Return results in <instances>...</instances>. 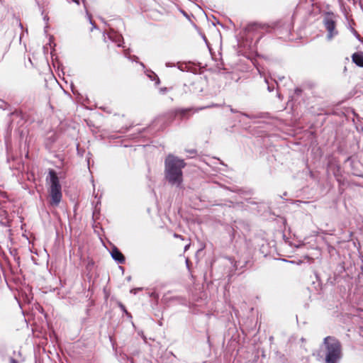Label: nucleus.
<instances>
[{
	"label": "nucleus",
	"mask_w": 363,
	"mask_h": 363,
	"mask_svg": "<svg viewBox=\"0 0 363 363\" xmlns=\"http://www.w3.org/2000/svg\"><path fill=\"white\" fill-rule=\"evenodd\" d=\"M186 166L183 160L168 155L164 160V174L167 181L172 186L179 187L183 182L182 169Z\"/></svg>",
	"instance_id": "f257e3e1"
},
{
	"label": "nucleus",
	"mask_w": 363,
	"mask_h": 363,
	"mask_svg": "<svg viewBox=\"0 0 363 363\" xmlns=\"http://www.w3.org/2000/svg\"><path fill=\"white\" fill-rule=\"evenodd\" d=\"M324 359L323 363H340L343 357L342 344L333 336H327L323 342Z\"/></svg>",
	"instance_id": "f03ea898"
},
{
	"label": "nucleus",
	"mask_w": 363,
	"mask_h": 363,
	"mask_svg": "<svg viewBox=\"0 0 363 363\" xmlns=\"http://www.w3.org/2000/svg\"><path fill=\"white\" fill-rule=\"evenodd\" d=\"M49 177L51 184L50 188V204L57 206L60 203L62 196L61 185L59 178L53 169L49 171Z\"/></svg>",
	"instance_id": "7ed1b4c3"
},
{
	"label": "nucleus",
	"mask_w": 363,
	"mask_h": 363,
	"mask_svg": "<svg viewBox=\"0 0 363 363\" xmlns=\"http://www.w3.org/2000/svg\"><path fill=\"white\" fill-rule=\"evenodd\" d=\"M323 24L328 31L327 38L331 40L338 32L335 28L336 23L333 13H328L323 19Z\"/></svg>",
	"instance_id": "20e7f679"
},
{
	"label": "nucleus",
	"mask_w": 363,
	"mask_h": 363,
	"mask_svg": "<svg viewBox=\"0 0 363 363\" xmlns=\"http://www.w3.org/2000/svg\"><path fill=\"white\" fill-rule=\"evenodd\" d=\"M214 106H217V105L212 104V105H210V106L199 107V108H177V109H175V110L173 111V114L175 116H177V115H179L181 116V118H184V117L186 116V113L188 112H189V111H194V112H198V111L203 110L205 108H211V107H214Z\"/></svg>",
	"instance_id": "39448f33"
},
{
	"label": "nucleus",
	"mask_w": 363,
	"mask_h": 363,
	"mask_svg": "<svg viewBox=\"0 0 363 363\" xmlns=\"http://www.w3.org/2000/svg\"><path fill=\"white\" fill-rule=\"evenodd\" d=\"M268 29L269 26L258 22L249 23L246 27V30L248 32L267 31Z\"/></svg>",
	"instance_id": "423d86ee"
},
{
	"label": "nucleus",
	"mask_w": 363,
	"mask_h": 363,
	"mask_svg": "<svg viewBox=\"0 0 363 363\" xmlns=\"http://www.w3.org/2000/svg\"><path fill=\"white\" fill-rule=\"evenodd\" d=\"M111 255L112 258L118 263L123 264L125 262V257L117 247L112 248Z\"/></svg>",
	"instance_id": "0eeeda50"
},
{
	"label": "nucleus",
	"mask_w": 363,
	"mask_h": 363,
	"mask_svg": "<svg viewBox=\"0 0 363 363\" xmlns=\"http://www.w3.org/2000/svg\"><path fill=\"white\" fill-rule=\"evenodd\" d=\"M352 60L358 67H363V52H354L352 55Z\"/></svg>",
	"instance_id": "6e6552de"
},
{
	"label": "nucleus",
	"mask_w": 363,
	"mask_h": 363,
	"mask_svg": "<svg viewBox=\"0 0 363 363\" xmlns=\"http://www.w3.org/2000/svg\"><path fill=\"white\" fill-rule=\"evenodd\" d=\"M148 77L152 79L155 81V84L159 85L160 83V78L158 76L153 72H151V74H149Z\"/></svg>",
	"instance_id": "1a4fd4ad"
},
{
	"label": "nucleus",
	"mask_w": 363,
	"mask_h": 363,
	"mask_svg": "<svg viewBox=\"0 0 363 363\" xmlns=\"http://www.w3.org/2000/svg\"><path fill=\"white\" fill-rule=\"evenodd\" d=\"M118 306L123 311V312L126 315V316L128 318H132V315L126 310L125 306L123 303H119Z\"/></svg>",
	"instance_id": "9d476101"
},
{
	"label": "nucleus",
	"mask_w": 363,
	"mask_h": 363,
	"mask_svg": "<svg viewBox=\"0 0 363 363\" xmlns=\"http://www.w3.org/2000/svg\"><path fill=\"white\" fill-rule=\"evenodd\" d=\"M340 167L338 164H335L333 170V174L335 177L337 176V172L340 171Z\"/></svg>",
	"instance_id": "9b49d317"
},
{
	"label": "nucleus",
	"mask_w": 363,
	"mask_h": 363,
	"mask_svg": "<svg viewBox=\"0 0 363 363\" xmlns=\"http://www.w3.org/2000/svg\"><path fill=\"white\" fill-rule=\"evenodd\" d=\"M167 90H168V88L162 87V88L160 89V92L162 93V94H164L165 92L167 91Z\"/></svg>",
	"instance_id": "f8f14e48"
},
{
	"label": "nucleus",
	"mask_w": 363,
	"mask_h": 363,
	"mask_svg": "<svg viewBox=\"0 0 363 363\" xmlns=\"http://www.w3.org/2000/svg\"><path fill=\"white\" fill-rule=\"evenodd\" d=\"M174 237L176 238H179V239L182 240H184L182 235L177 234V233L174 234Z\"/></svg>",
	"instance_id": "ddd939ff"
},
{
	"label": "nucleus",
	"mask_w": 363,
	"mask_h": 363,
	"mask_svg": "<svg viewBox=\"0 0 363 363\" xmlns=\"http://www.w3.org/2000/svg\"><path fill=\"white\" fill-rule=\"evenodd\" d=\"M10 363H18V362L14 358L11 357L10 358Z\"/></svg>",
	"instance_id": "4468645a"
},
{
	"label": "nucleus",
	"mask_w": 363,
	"mask_h": 363,
	"mask_svg": "<svg viewBox=\"0 0 363 363\" xmlns=\"http://www.w3.org/2000/svg\"><path fill=\"white\" fill-rule=\"evenodd\" d=\"M190 247V244H188L186 245L185 247H184V251H186Z\"/></svg>",
	"instance_id": "2eb2a0df"
},
{
	"label": "nucleus",
	"mask_w": 363,
	"mask_h": 363,
	"mask_svg": "<svg viewBox=\"0 0 363 363\" xmlns=\"http://www.w3.org/2000/svg\"><path fill=\"white\" fill-rule=\"evenodd\" d=\"M230 111H231L232 113H237V112H238V111H236V110L233 109V108H230Z\"/></svg>",
	"instance_id": "dca6fc26"
},
{
	"label": "nucleus",
	"mask_w": 363,
	"mask_h": 363,
	"mask_svg": "<svg viewBox=\"0 0 363 363\" xmlns=\"http://www.w3.org/2000/svg\"><path fill=\"white\" fill-rule=\"evenodd\" d=\"M189 260L187 259L186 260V266H187V267H188V268H189Z\"/></svg>",
	"instance_id": "f3484780"
},
{
	"label": "nucleus",
	"mask_w": 363,
	"mask_h": 363,
	"mask_svg": "<svg viewBox=\"0 0 363 363\" xmlns=\"http://www.w3.org/2000/svg\"><path fill=\"white\" fill-rule=\"evenodd\" d=\"M77 4H79V2L78 0H73Z\"/></svg>",
	"instance_id": "a211bd4d"
},
{
	"label": "nucleus",
	"mask_w": 363,
	"mask_h": 363,
	"mask_svg": "<svg viewBox=\"0 0 363 363\" xmlns=\"http://www.w3.org/2000/svg\"><path fill=\"white\" fill-rule=\"evenodd\" d=\"M300 91H301V90H300V89H296V93H297V92H300Z\"/></svg>",
	"instance_id": "6ab92c4d"
},
{
	"label": "nucleus",
	"mask_w": 363,
	"mask_h": 363,
	"mask_svg": "<svg viewBox=\"0 0 363 363\" xmlns=\"http://www.w3.org/2000/svg\"><path fill=\"white\" fill-rule=\"evenodd\" d=\"M268 89L269 91H272L271 87L268 86Z\"/></svg>",
	"instance_id": "aec40b11"
},
{
	"label": "nucleus",
	"mask_w": 363,
	"mask_h": 363,
	"mask_svg": "<svg viewBox=\"0 0 363 363\" xmlns=\"http://www.w3.org/2000/svg\"><path fill=\"white\" fill-rule=\"evenodd\" d=\"M244 116H245L246 117H249L247 114L246 113H242Z\"/></svg>",
	"instance_id": "412c9836"
},
{
	"label": "nucleus",
	"mask_w": 363,
	"mask_h": 363,
	"mask_svg": "<svg viewBox=\"0 0 363 363\" xmlns=\"http://www.w3.org/2000/svg\"><path fill=\"white\" fill-rule=\"evenodd\" d=\"M361 269H362V272H363V265L362 266Z\"/></svg>",
	"instance_id": "4be33fe9"
}]
</instances>
